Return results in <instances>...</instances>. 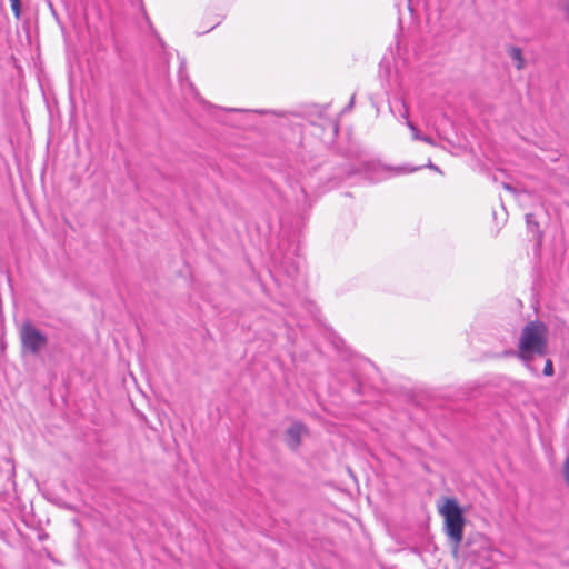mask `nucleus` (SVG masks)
Here are the masks:
<instances>
[{"instance_id":"nucleus-1","label":"nucleus","mask_w":569,"mask_h":569,"mask_svg":"<svg viewBox=\"0 0 569 569\" xmlns=\"http://www.w3.org/2000/svg\"><path fill=\"white\" fill-rule=\"evenodd\" d=\"M513 353L529 370H533L532 361L548 356L547 326L538 320L528 322L521 330L518 350Z\"/></svg>"},{"instance_id":"nucleus-2","label":"nucleus","mask_w":569,"mask_h":569,"mask_svg":"<svg viewBox=\"0 0 569 569\" xmlns=\"http://www.w3.org/2000/svg\"><path fill=\"white\" fill-rule=\"evenodd\" d=\"M438 511L443 517V531L457 550L462 542L466 523L462 510L456 499L446 498Z\"/></svg>"},{"instance_id":"nucleus-3","label":"nucleus","mask_w":569,"mask_h":569,"mask_svg":"<svg viewBox=\"0 0 569 569\" xmlns=\"http://www.w3.org/2000/svg\"><path fill=\"white\" fill-rule=\"evenodd\" d=\"M20 341L23 353L38 355L48 345V337L36 326L27 321L20 329Z\"/></svg>"},{"instance_id":"nucleus-4","label":"nucleus","mask_w":569,"mask_h":569,"mask_svg":"<svg viewBox=\"0 0 569 569\" xmlns=\"http://www.w3.org/2000/svg\"><path fill=\"white\" fill-rule=\"evenodd\" d=\"M306 432V427L301 422H293L286 431L288 446L296 450L301 443V436Z\"/></svg>"},{"instance_id":"nucleus-5","label":"nucleus","mask_w":569,"mask_h":569,"mask_svg":"<svg viewBox=\"0 0 569 569\" xmlns=\"http://www.w3.org/2000/svg\"><path fill=\"white\" fill-rule=\"evenodd\" d=\"M509 57L516 62L517 70H522L525 68V59L522 56V50L518 47H510L508 49Z\"/></svg>"},{"instance_id":"nucleus-6","label":"nucleus","mask_w":569,"mask_h":569,"mask_svg":"<svg viewBox=\"0 0 569 569\" xmlns=\"http://www.w3.org/2000/svg\"><path fill=\"white\" fill-rule=\"evenodd\" d=\"M407 127L412 132V138L415 140H420L421 141V138H423L425 134H421L420 131L418 130V128L410 120H407Z\"/></svg>"},{"instance_id":"nucleus-7","label":"nucleus","mask_w":569,"mask_h":569,"mask_svg":"<svg viewBox=\"0 0 569 569\" xmlns=\"http://www.w3.org/2000/svg\"><path fill=\"white\" fill-rule=\"evenodd\" d=\"M11 9L16 16V18H20L21 13V1L20 0H10Z\"/></svg>"},{"instance_id":"nucleus-8","label":"nucleus","mask_w":569,"mask_h":569,"mask_svg":"<svg viewBox=\"0 0 569 569\" xmlns=\"http://www.w3.org/2000/svg\"><path fill=\"white\" fill-rule=\"evenodd\" d=\"M543 375L548 377L553 375V363L549 358L546 359Z\"/></svg>"},{"instance_id":"nucleus-9","label":"nucleus","mask_w":569,"mask_h":569,"mask_svg":"<svg viewBox=\"0 0 569 569\" xmlns=\"http://www.w3.org/2000/svg\"><path fill=\"white\" fill-rule=\"evenodd\" d=\"M526 221L528 227L533 231L535 229H538V222L535 220L533 214L528 213L526 214Z\"/></svg>"},{"instance_id":"nucleus-10","label":"nucleus","mask_w":569,"mask_h":569,"mask_svg":"<svg viewBox=\"0 0 569 569\" xmlns=\"http://www.w3.org/2000/svg\"><path fill=\"white\" fill-rule=\"evenodd\" d=\"M562 473H563L567 485L569 486V456L566 458V460L563 462Z\"/></svg>"},{"instance_id":"nucleus-11","label":"nucleus","mask_w":569,"mask_h":569,"mask_svg":"<svg viewBox=\"0 0 569 569\" xmlns=\"http://www.w3.org/2000/svg\"><path fill=\"white\" fill-rule=\"evenodd\" d=\"M421 141L426 142L432 147L437 146L436 141L431 137L426 136V134L423 136V138H421Z\"/></svg>"},{"instance_id":"nucleus-12","label":"nucleus","mask_w":569,"mask_h":569,"mask_svg":"<svg viewBox=\"0 0 569 569\" xmlns=\"http://www.w3.org/2000/svg\"><path fill=\"white\" fill-rule=\"evenodd\" d=\"M402 107H403V113H401V117L407 121V120H409L408 109L403 102H402Z\"/></svg>"},{"instance_id":"nucleus-13","label":"nucleus","mask_w":569,"mask_h":569,"mask_svg":"<svg viewBox=\"0 0 569 569\" xmlns=\"http://www.w3.org/2000/svg\"><path fill=\"white\" fill-rule=\"evenodd\" d=\"M562 7L566 13L569 16V0H563Z\"/></svg>"},{"instance_id":"nucleus-14","label":"nucleus","mask_w":569,"mask_h":569,"mask_svg":"<svg viewBox=\"0 0 569 569\" xmlns=\"http://www.w3.org/2000/svg\"><path fill=\"white\" fill-rule=\"evenodd\" d=\"M427 167L430 169H433L436 171H440L439 168L437 166H435L431 161L428 162Z\"/></svg>"},{"instance_id":"nucleus-15","label":"nucleus","mask_w":569,"mask_h":569,"mask_svg":"<svg viewBox=\"0 0 569 569\" xmlns=\"http://www.w3.org/2000/svg\"><path fill=\"white\" fill-rule=\"evenodd\" d=\"M503 188L506 190L513 191V188L510 184H508V183H503Z\"/></svg>"},{"instance_id":"nucleus-16","label":"nucleus","mask_w":569,"mask_h":569,"mask_svg":"<svg viewBox=\"0 0 569 569\" xmlns=\"http://www.w3.org/2000/svg\"><path fill=\"white\" fill-rule=\"evenodd\" d=\"M352 104H353V97L351 98V101H350L349 106L347 107V109L351 108Z\"/></svg>"}]
</instances>
